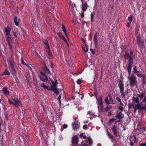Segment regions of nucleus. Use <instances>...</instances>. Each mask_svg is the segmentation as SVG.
Listing matches in <instances>:
<instances>
[{
	"mask_svg": "<svg viewBox=\"0 0 146 146\" xmlns=\"http://www.w3.org/2000/svg\"><path fill=\"white\" fill-rule=\"evenodd\" d=\"M73 128L74 130L78 129L79 127V123L76 121H75L74 123L72 124Z\"/></svg>",
	"mask_w": 146,
	"mask_h": 146,
	"instance_id": "nucleus-10",
	"label": "nucleus"
},
{
	"mask_svg": "<svg viewBox=\"0 0 146 146\" xmlns=\"http://www.w3.org/2000/svg\"><path fill=\"white\" fill-rule=\"evenodd\" d=\"M87 141L89 142V144L91 145L92 143V141L90 137H88L87 139Z\"/></svg>",
	"mask_w": 146,
	"mask_h": 146,
	"instance_id": "nucleus-32",
	"label": "nucleus"
},
{
	"mask_svg": "<svg viewBox=\"0 0 146 146\" xmlns=\"http://www.w3.org/2000/svg\"><path fill=\"white\" fill-rule=\"evenodd\" d=\"M132 100L137 104H139V100L138 97H133Z\"/></svg>",
	"mask_w": 146,
	"mask_h": 146,
	"instance_id": "nucleus-20",
	"label": "nucleus"
},
{
	"mask_svg": "<svg viewBox=\"0 0 146 146\" xmlns=\"http://www.w3.org/2000/svg\"><path fill=\"white\" fill-rule=\"evenodd\" d=\"M72 146H77V144L78 141V138L76 135H75L72 138Z\"/></svg>",
	"mask_w": 146,
	"mask_h": 146,
	"instance_id": "nucleus-7",
	"label": "nucleus"
},
{
	"mask_svg": "<svg viewBox=\"0 0 146 146\" xmlns=\"http://www.w3.org/2000/svg\"><path fill=\"white\" fill-rule=\"evenodd\" d=\"M46 51L48 53V57L49 58H51L52 56V54L51 52H50V50L49 48L48 49H46Z\"/></svg>",
	"mask_w": 146,
	"mask_h": 146,
	"instance_id": "nucleus-24",
	"label": "nucleus"
},
{
	"mask_svg": "<svg viewBox=\"0 0 146 146\" xmlns=\"http://www.w3.org/2000/svg\"><path fill=\"white\" fill-rule=\"evenodd\" d=\"M51 90L53 91L54 93L56 94V95H58L59 94L58 90L55 87H54L53 86H52Z\"/></svg>",
	"mask_w": 146,
	"mask_h": 146,
	"instance_id": "nucleus-19",
	"label": "nucleus"
},
{
	"mask_svg": "<svg viewBox=\"0 0 146 146\" xmlns=\"http://www.w3.org/2000/svg\"><path fill=\"white\" fill-rule=\"evenodd\" d=\"M137 95L140 100L143 99L145 96V95L143 93L140 94H137Z\"/></svg>",
	"mask_w": 146,
	"mask_h": 146,
	"instance_id": "nucleus-27",
	"label": "nucleus"
},
{
	"mask_svg": "<svg viewBox=\"0 0 146 146\" xmlns=\"http://www.w3.org/2000/svg\"><path fill=\"white\" fill-rule=\"evenodd\" d=\"M63 127L64 128L66 129L67 127V125H63Z\"/></svg>",
	"mask_w": 146,
	"mask_h": 146,
	"instance_id": "nucleus-62",
	"label": "nucleus"
},
{
	"mask_svg": "<svg viewBox=\"0 0 146 146\" xmlns=\"http://www.w3.org/2000/svg\"><path fill=\"white\" fill-rule=\"evenodd\" d=\"M133 62H128V66L127 69L129 75H130L131 68V66L133 64Z\"/></svg>",
	"mask_w": 146,
	"mask_h": 146,
	"instance_id": "nucleus-14",
	"label": "nucleus"
},
{
	"mask_svg": "<svg viewBox=\"0 0 146 146\" xmlns=\"http://www.w3.org/2000/svg\"><path fill=\"white\" fill-rule=\"evenodd\" d=\"M133 107L134 109V112L135 113L136 112L137 109L142 110L144 109L146 110V106L145 105H143L142 102L137 104L133 103Z\"/></svg>",
	"mask_w": 146,
	"mask_h": 146,
	"instance_id": "nucleus-2",
	"label": "nucleus"
},
{
	"mask_svg": "<svg viewBox=\"0 0 146 146\" xmlns=\"http://www.w3.org/2000/svg\"><path fill=\"white\" fill-rule=\"evenodd\" d=\"M62 30L63 31H64V33H65L66 35L67 36V33L66 32V29L65 27L63 25H62Z\"/></svg>",
	"mask_w": 146,
	"mask_h": 146,
	"instance_id": "nucleus-31",
	"label": "nucleus"
},
{
	"mask_svg": "<svg viewBox=\"0 0 146 146\" xmlns=\"http://www.w3.org/2000/svg\"><path fill=\"white\" fill-rule=\"evenodd\" d=\"M93 114V113L91 111H88L87 113V115H89L90 116H92Z\"/></svg>",
	"mask_w": 146,
	"mask_h": 146,
	"instance_id": "nucleus-45",
	"label": "nucleus"
},
{
	"mask_svg": "<svg viewBox=\"0 0 146 146\" xmlns=\"http://www.w3.org/2000/svg\"><path fill=\"white\" fill-rule=\"evenodd\" d=\"M14 102L10 99H9V104H13L15 106H18V100H14Z\"/></svg>",
	"mask_w": 146,
	"mask_h": 146,
	"instance_id": "nucleus-13",
	"label": "nucleus"
},
{
	"mask_svg": "<svg viewBox=\"0 0 146 146\" xmlns=\"http://www.w3.org/2000/svg\"><path fill=\"white\" fill-rule=\"evenodd\" d=\"M6 40L7 43L9 46V48L10 49H11L12 48V46L11 45V43L12 42L11 38L9 36H6Z\"/></svg>",
	"mask_w": 146,
	"mask_h": 146,
	"instance_id": "nucleus-11",
	"label": "nucleus"
},
{
	"mask_svg": "<svg viewBox=\"0 0 146 146\" xmlns=\"http://www.w3.org/2000/svg\"><path fill=\"white\" fill-rule=\"evenodd\" d=\"M13 32L14 36L15 37H17V35L18 34V32L15 29H14L13 30Z\"/></svg>",
	"mask_w": 146,
	"mask_h": 146,
	"instance_id": "nucleus-25",
	"label": "nucleus"
},
{
	"mask_svg": "<svg viewBox=\"0 0 146 146\" xmlns=\"http://www.w3.org/2000/svg\"><path fill=\"white\" fill-rule=\"evenodd\" d=\"M43 42L44 44V47L46 49H48L49 47L48 41L46 40L43 39Z\"/></svg>",
	"mask_w": 146,
	"mask_h": 146,
	"instance_id": "nucleus-15",
	"label": "nucleus"
},
{
	"mask_svg": "<svg viewBox=\"0 0 146 146\" xmlns=\"http://www.w3.org/2000/svg\"><path fill=\"white\" fill-rule=\"evenodd\" d=\"M116 99L119 102H121V100L120 98H119L118 97H117L116 98Z\"/></svg>",
	"mask_w": 146,
	"mask_h": 146,
	"instance_id": "nucleus-52",
	"label": "nucleus"
},
{
	"mask_svg": "<svg viewBox=\"0 0 146 146\" xmlns=\"http://www.w3.org/2000/svg\"><path fill=\"white\" fill-rule=\"evenodd\" d=\"M38 76L41 81L43 82H46L48 83H50V82L48 80V78L46 76H43L38 75Z\"/></svg>",
	"mask_w": 146,
	"mask_h": 146,
	"instance_id": "nucleus-9",
	"label": "nucleus"
},
{
	"mask_svg": "<svg viewBox=\"0 0 146 146\" xmlns=\"http://www.w3.org/2000/svg\"><path fill=\"white\" fill-rule=\"evenodd\" d=\"M128 78L131 86H133L137 84V80L135 76L133 74L129 75L128 77Z\"/></svg>",
	"mask_w": 146,
	"mask_h": 146,
	"instance_id": "nucleus-3",
	"label": "nucleus"
},
{
	"mask_svg": "<svg viewBox=\"0 0 146 146\" xmlns=\"http://www.w3.org/2000/svg\"><path fill=\"white\" fill-rule=\"evenodd\" d=\"M44 71L45 72L48 73L49 74H50V70H49L48 68L47 67V66L45 65L44 66Z\"/></svg>",
	"mask_w": 146,
	"mask_h": 146,
	"instance_id": "nucleus-23",
	"label": "nucleus"
},
{
	"mask_svg": "<svg viewBox=\"0 0 146 146\" xmlns=\"http://www.w3.org/2000/svg\"><path fill=\"white\" fill-rule=\"evenodd\" d=\"M130 145H131V146H132L133 145V143L132 141H130Z\"/></svg>",
	"mask_w": 146,
	"mask_h": 146,
	"instance_id": "nucleus-64",
	"label": "nucleus"
},
{
	"mask_svg": "<svg viewBox=\"0 0 146 146\" xmlns=\"http://www.w3.org/2000/svg\"><path fill=\"white\" fill-rule=\"evenodd\" d=\"M50 80L51 82V83L52 84V85L51 86V87H52V86H53L54 87H55L56 86L57 84V80H55V82H54L52 79H50Z\"/></svg>",
	"mask_w": 146,
	"mask_h": 146,
	"instance_id": "nucleus-21",
	"label": "nucleus"
},
{
	"mask_svg": "<svg viewBox=\"0 0 146 146\" xmlns=\"http://www.w3.org/2000/svg\"><path fill=\"white\" fill-rule=\"evenodd\" d=\"M21 63L24 65L26 64V63L24 62L23 59V56L22 55H21Z\"/></svg>",
	"mask_w": 146,
	"mask_h": 146,
	"instance_id": "nucleus-37",
	"label": "nucleus"
},
{
	"mask_svg": "<svg viewBox=\"0 0 146 146\" xmlns=\"http://www.w3.org/2000/svg\"><path fill=\"white\" fill-rule=\"evenodd\" d=\"M133 103H132V104H131V103H129L128 104V108L129 109H130V108L132 107V106L133 107Z\"/></svg>",
	"mask_w": 146,
	"mask_h": 146,
	"instance_id": "nucleus-38",
	"label": "nucleus"
},
{
	"mask_svg": "<svg viewBox=\"0 0 146 146\" xmlns=\"http://www.w3.org/2000/svg\"><path fill=\"white\" fill-rule=\"evenodd\" d=\"M82 49L85 51V52H86L88 51V49H86V50H85V49L84 48L82 47Z\"/></svg>",
	"mask_w": 146,
	"mask_h": 146,
	"instance_id": "nucleus-63",
	"label": "nucleus"
},
{
	"mask_svg": "<svg viewBox=\"0 0 146 146\" xmlns=\"http://www.w3.org/2000/svg\"><path fill=\"white\" fill-rule=\"evenodd\" d=\"M131 22H129V23H127V26L128 27H129L130 26V25L131 24Z\"/></svg>",
	"mask_w": 146,
	"mask_h": 146,
	"instance_id": "nucleus-57",
	"label": "nucleus"
},
{
	"mask_svg": "<svg viewBox=\"0 0 146 146\" xmlns=\"http://www.w3.org/2000/svg\"><path fill=\"white\" fill-rule=\"evenodd\" d=\"M115 117L119 119H122L124 117V115L122 113L119 112L117 113Z\"/></svg>",
	"mask_w": 146,
	"mask_h": 146,
	"instance_id": "nucleus-17",
	"label": "nucleus"
},
{
	"mask_svg": "<svg viewBox=\"0 0 146 146\" xmlns=\"http://www.w3.org/2000/svg\"><path fill=\"white\" fill-rule=\"evenodd\" d=\"M11 30V29L9 27H7L5 28V31L6 33V36H8L10 35Z\"/></svg>",
	"mask_w": 146,
	"mask_h": 146,
	"instance_id": "nucleus-16",
	"label": "nucleus"
},
{
	"mask_svg": "<svg viewBox=\"0 0 146 146\" xmlns=\"http://www.w3.org/2000/svg\"><path fill=\"white\" fill-rule=\"evenodd\" d=\"M62 39L64 41H65V42H66L67 44V45L68 46H69L68 44L67 43V41L66 40V39L65 38V37L64 36L63 37V38Z\"/></svg>",
	"mask_w": 146,
	"mask_h": 146,
	"instance_id": "nucleus-47",
	"label": "nucleus"
},
{
	"mask_svg": "<svg viewBox=\"0 0 146 146\" xmlns=\"http://www.w3.org/2000/svg\"><path fill=\"white\" fill-rule=\"evenodd\" d=\"M82 13H80L81 16L82 18H83L84 17V12L82 11Z\"/></svg>",
	"mask_w": 146,
	"mask_h": 146,
	"instance_id": "nucleus-53",
	"label": "nucleus"
},
{
	"mask_svg": "<svg viewBox=\"0 0 146 146\" xmlns=\"http://www.w3.org/2000/svg\"><path fill=\"white\" fill-rule=\"evenodd\" d=\"M33 29H35V28L34 27H35V24H34V20H33Z\"/></svg>",
	"mask_w": 146,
	"mask_h": 146,
	"instance_id": "nucleus-55",
	"label": "nucleus"
},
{
	"mask_svg": "<svg viewBox=\"0 0 146 146\" xmlns=\"http://www.w3.org/2000/svg\"><path fill=\"white\" fill-rule=\"evenodd\" d=\"M41 86L43 87L45 89H46L48 90H49L48 89V86L45 85L44 84L42 83V84H40Z\"/></svg>",
	"mask_w": 146,
	"mask_h": 146,
	"instance_id": "nucleus-30",
	"label": "nucleus"
},
{
	"mask_svg": "<svg viewBox=\"0 0 146 146\" xmlns=\"http://www.w3.org/2000/svg\"><path fill=\"white\" fill-rule=\"evenodd\" d=\"M108 96L110 98L109 100V101L110 102V103H111V104H113V100L112 99L110 95H108Z\"/></svg>",
	"mask_w": 146,
	"mask_h": 146,
	"instance_id": "nucleus-36",
	"label": "nucleus"
},
{
	"mask_svg": "<svg viewBox=\"0 0 146 146\" xmlns=\"http://www.w3.org/2000/svg\"><path fill=\"white\" fill-rule=\"evenodd\" d=\"M17 17L15 16L14 17V22L15 24L17 26H18V23L17 22Z\"/></svg>",
	"mask_w": 146,
	"mask_h": 146,
	"instance_id": "nucleus-29",
	"label": "nucleus"
},
{
	"mask_svg": "<svg viewBox=\"0 0 146 146\" xmlns=\"http://www.w3.org/2000/svg\"><path fill=\"white\" fill-rule=\"evenodd\" d=\"M10 65L11 68V69L13 72V76L14 78L16 80V81L17 82V80H18V78L17 76L16 75V74L15 73V70L14 68V64L13 62L12 61H11V60H10Z\"/></svg>",
	"mask_w": 146,
	"mask_h": 146,
	"instance_id": "nucleus-6",
	"label": "nucleus"
},
{
	"mask_svg": "<svg viewBox=\"0 0 146 146\" xmlns=\"http://www.w3.org/2000/svg\"><path fill=\"white\" fill-rule=\"evenodd\" d=\"M95 96L97 101V103L98 105V109L99 110L102 111L103 110V108L102 98L100 96L99 98L98 99L96 95Z\"/></svg>",
	"mask_w": 146,
	"mask_h": 146,
	"instance_id": "nucleus-4",
	"label": "nucleus"
},
{
	"mask_svg": "<svg viewBox=\"0 0 146 146\" xmlns=\"http://www.w3.org/2000/svg\"><path fill=\"white\" fill-rule=\"evenodd\" d=\"M4 113L5 119L7 120L8 119V113L7 111L5 110V111H4Z\"/></svg>",
	"mask_w": 146,
	"mask_h": 146,
	"instance_id": "nucleus-33",
	"label": "nucleus"
},
{
	"mask_svg": "<svg viewBox=\"0 0 146 146\" xmlns=\"http://www.w3.org/2000/svg\"><path fill=\"white\" fill-rule=\"evenodd\" d=\"M3 91L6 95L8 96L9 95V91L7 90V87H3Z\"/></svg>",
	"mask_w": 146,
	"mask_h": 146,
	"instance_id": "nucleus-18",
	"label": "nucleus"
},
{
	"mask_svg": "<svg viewBox=\"0 0 146 146\" xmlns=\"http://www.w3.org/2000/svg\"><path fill=\"white\" fill-rule=\"evenodd\" d=\"M142 102H146V97L145 96L142 100Z\"/></svg>",
	"mask_w": 146,
	"mask_h": 146,
	"instance_id": "nucleus-49",
	"label": "nucleus"
},
{
	"mask_svg": "<svg viewBox=\"0 0 146 146\" xmlns=\"http://www.w3.org/2000/svg\"><path fill=\"white\" fill-rule=\"evenodd\" d=\"M90 51L92 53V54H94V50H93V49H92V48H91L90 49Z\"/></svg>",
	"mask_w": 146,
	"mask_h": 146,
	"instance_id": "nucleus-59",
	"label": "nucleus"
},
{
	"mask_svg": "<svg viewBox=\"0 0 146 146\" xmlns=\"http://www.w3.org/2000/svg\"><path fill=\"white\" fill-rule=\"evenodd\" d=\"M124 57L128 60V62H133V59L134 56L133 52L130 50H128L125 51Z\"/></svg>",
	"mask_w": 146,
	"mask_h": 146,
	"instance_id": "nucleus-1",
	"label": "nucleus"
},
{
	"mask_svg": "<svg viewBox=\"0 0 146 146\" xmlns=\"http://www.w3.org/2000/svg\"><path fill=\"white\" fill-rule=\"evenodd\" d=\"M133 72L134 73H135L138 72L137 70V67L136 66L134 67L133 68Z\"/></svg>",
	"mask_w": 146,
	"mask_h": 146,
	"instance_id": "nucleus-40",
	"label": "nucleus"
},
{
	"mask_svg": "<svg viewBox=\"0 0 146 146\" xmlns=\"http://www.w3.org/2000/svg\"><path fill=\"white\" fill-rule=\"evenodd\" d=\"M76 82L77 84H80L82 83V80L80 79H78L76 81Z\"/></svg>",
	"mask_w": 146,
	"mask_h": 146,
	"instance_id": "nucleus-41",
	"label": "nucleus"
},
{
	"mask_svg": "<svg viewBox=\"0 0 146 146\" xmlns=\"http://www.w3.org/2000/svg\"><path fill=\"white\" fill-rule=\"evenodd\" d=\"M128 20L129 21V22H131L132 21V19L131 16H130L128 17Z\"/></svg>",
	"mask_w": 146,
	"mask_h": 146,
	"instance_id": "nucleus-42",
	"label": "nucleus"
},
{
	"mask_svg": "<svg viewBox=\"0 0 146 146\" xmlns=\"http://www.w3.org/2000/svg\"><path fill=\"white\" fill-rule=\"evenodd\" d=\"M83 128L84 129H87L88 127L86 125H85L83 126Z\"/></svg>",
	"mask_w": 146,
	"mask_h": 146,
	"instance_id": "nucleus-43",
	"label": "nucleus"
},
{
	"mask_svg": "<svg viewBox=\"0 0 146 146\" xmlns=\"http://www.w3.org/2000/svg\"><path fill=\"white\" fill-rule=\"evenodd\" d=\"M78 94H79V97H80V96H81V99H82L83 98V97H84V96L82 95H80V94L79 93H78Z\"/></svg>",
	"mask_w": 146,
	"mask_h": 146,
	"instance_id": "nucleus-61",
	"label": "nucleus"
},
{
	"mask_svg": "<svg viewBox=\"0 0 146 146\" xmlns=\"http://www.w3.org/2000/svg\"><path fill=\"white\" fill-rule=\"evenodd\" d=\"M137 75L139 77H143V79H144V75H142L141 74H137Z\"/></svg>",
	"mask_w": 146,
	"mask_h": 146,
	"instance_id": "nucleus-39",
	"label": "nucleus"
},
{
	"mask_svg": "<svg viewBox=\"0 0 146 146\" xmlns=\"http://www.w3.org/2000/svg\"><path fill=\"white\" fill-rule=\"evenodd\" d=\"M40 73L42 75V76H46V74H45V73H44L42 72H40Z\"/></svg>",
	"mask_w": 146,
	"mask_h": 146,
	"instance_id": "nucleus-54",
	"label": "nucleus"
},
{
	"mask_svg": "<svg viewBox=\"0 0 146 146\" xmlns=\"http://www.w3.org/2000/svg\"><path fill=\"white\" fill-rule=\"evenodd\" d=\"M119 109L121 111H123V108L121 106H119Z\"/></svg>",
	"mask_w": 146,
	"mask_h": 146,
	"instance_id": "nucleus-48",
	"label": "nucleus"
},
{
	"mask_svg": "<svg viewBox=\"0 0 146 146\" xmlns=\"http://www.w3.org/2000/svg\"><path fill=\"white\" fill-rule=\"evenodd\" d=\"M24 65H26L27 66L28 68H29V69L30 70H32V68L29 65V64H25Z\"/></svg>",
	"mask_w": 146,
	"mask_h": 146,
	"instance_id": "nucleus-46",
	"label": "nucleus"
},
{
	"mask_svg": "<svg viewBox=\"0 0 146 146\" xmlns=\"http://www.w3.org/2000/svg\"><path fill=\"white\" fill-rule=\"evenodd\" d=\"M10 74V72L9 71L7 70H6L4 71L3 74H1V76L3 75H9Z\"/></svg>",
	"mask_w": 146,
	"mask_h": 146,
	"instance_id": "nucleus-26",
	"label": "nucleus"
},
{
	"mask_svg": "<svg viewBox=\"0 0 146 146\" xmlns=\"http://www.w3.org/2000/svg\"><path fill=\"white\" fill-rule=\"evenodd\" d=\"M137 44L139 45L140 47H143L144 46L143 42L141 40L140 37L138 36H137Z\"/></svg>",
	"mask_w": 146,
	"mask_h": 146,
	"instance_id": "nucleus-8",
	"label": "nucleus"
},
{
	"mask_svg": "<svg viewBox=\"0 0 146 146\" xmlns=\"http://www.w3.org/2000/svg\"><path fill=\"white\" fill-rule=\"evenodd\" d=\"M113 132V133L114 135H117V132L116 129L115 128V125L113 126L112 127Z\"/></svg>",
	"mask_w": 146,
	"mask_h": 146,
	"instance_id": "nucleus-22",
	"label": "nucleus"
},
{
	"mask_svg": "<svg viewBox=\"0 0 146 146\" xmlns=\"http://www.w3.org/2000/svg\"><path fill=\"white\" fill-rule=\"evenodd\" d=\"M82 10L83 12L85 11H86L87 9L88 5L86 2H83L82 3Z\"/></svg>",
	"mask_w": 146,
	"mask_h": 146,
	"instance_id": "nucleus-12",
	"label": "nucleus"
},
{
	"mask_svg": "<svg viewBox=\"0 0 146 146\" xmlns=\"http://www.w3.org/2000/svg\"><path fill=\"white\" fill-rule=\"evenodd\" d=\"M58 36L61 38H62L64 36L62 35V34L61 33H58Z\"/></svg>",
	"mask_w": 146,
	"mask_h": 146,
	"instance_id": "nucleus-44",
	"label": "nucleus"
},
{
	"mask_svg": "<svg viewBox=\"0 0 146 146\" xmlns=\"http://www.w3.org/2000/svg\"><path fill=\"white\" fill-rule=\"evenodd\" d=\"M104 100L107 104H111V103H110V102L108 100V97H106L105 99Z\"/></svg>",
	"mask_w": 146,
	"mask_h": 146,
	"instance_id": "nucleus-34",
	"label": "nucleus"
},
{
	"mask_svg": "<svg viewBox=\"0 0 146 146\" xmlns=\"http://www.w3.org/2000/svg\"><path fill=\"white\" fill-rule=\"evenodd\" d=\"M115 120V119L114 118H112L110 119V123H112L113 121H114Z\"/></svg>",
	"mask_w": 146,
	"mask_h": 146,
	"instance_id": "nucleus-50",
	"label": "nucleus"
},
{
	"mask_svg": "<svg viewBox=\"0 0 146 146\" xmlns=\"http://www.w3.org/2000/svg\"><path fill=\"white\" fill-rule=\"evenodd\" d=\"M50 67L52 69V70H53V64L52 63V62L51 63V64H50Z\"/></svg>",
	"mask_w": 146,
	"mask_h": 146,
	"instance_id": "nucleus-58",
	"label": "nucleus"
},
{
	"mask_svg": "<svg viewBox=\"0 0 146 146\" xmlns=\"http://www.w3.org/2000/svg\"><path fill=\"white\" fill-rule=\"evenodd\" d=\"M97 38L98 37H97L96 34L94 36V43L95 44H96L97 43Z\"/></svg>",
	"mask_w": 146,
	"mask_h": 146,
	"instance_id": "nucleus-28",
	"label": "nucleus"
},
{
	"mask_svg": "<svg viewBox=\"0 0 146 146\" xmlns=\"http://www.w3.org/2000/svg\"><path fill=\"white\" fill-rule=\"evenodd\" d=\"M146 146V143H143L141 144L140 146Z\"/></svg>",
	"mask_w": 146,
	"mask_h": 146,
	"instance_id": "nucleus-60",
	"label": "nucleus"
},
{
	"mask_svg": "<svg viewBox=\"0 0 146 146\" xmlns=\"http://www.w3.org/2000/svg\"><path fill=\"white\" fill-rule=\"evenodd\" d=\"M107 135L108 137L110 139H113V137L111 135V134L108 133V132H107Z\"/></svg>",
	"mask_w": 146,
	"mask_h": 146,
	"instance_id": "nucleus-35",
	"label": "nucleus"
},
{
	"mask_svg": "<svg viewBox=\"0 0 146 146\" xmlns=\"http://www.w3.org/2000/svg\"><path fill=\"white\" fill-rule=\"evenodd\" d=\"M93 14L92 13L91 14V15H90L91 19V21H92V17H93Z\"/></svg>",
	"mask_w": 146,
	"mask_h": 146,
	"instance_id": "nucleus-56",
	"label": "nucleus"
},
{
	"mask_svg": "<svg viewBox=\"0 0 146 146\" xmlns=\"http://www.w3.org/2000/svg\"><path fill=\"white\" fill-rule=\"evenodd\" d=\"M61 98V95H60L58 97V100H59V102L60 103V99Z\"/></svg>",
	"mask_w": 146,
	"mask_h": 146,
	"instance_id": "nucleus-51",
	"label": "nucleus"
},
{
	"mask_svg": "<svg viewBox=\"0 0 146 146\" xmlns=\"http://www.w3.org/2000/svg\"><path fill=\"white\" fill-rule=\"evenodd\" d=\"M118 85L120 92L121 93V95L123 98H125V94L123 92L124 88L123 81L122 80H120L119 82Z\"/></svg>",
	"mask_w": 146,
	"mask_h": 146,
	"instance_id": "nucleus-5",
	"label": "nucleus"
}]
</instances>
